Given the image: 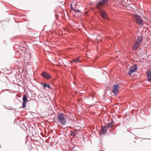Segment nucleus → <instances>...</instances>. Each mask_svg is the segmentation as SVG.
<instances>
[{
	"label": "nucleus",
	"instance_id": "1",
	"mask_svg": "<svg viewBox=\"0 0 151 151\" xmlns=\"http://www.w3.org/2000/svg\"><path fill=\"white\" fill-rule=\"evenodd\" d=\"M109 0H102L96 4V8L100 10V12L101 17L104 19H108V17L106 12L101 10L104 6V5L107 4Z\"/></svg>",
	"mask_w": 151,
	"mask_h": 151
},
{
	"label": "nucleus",
	"instance_id": "2",
	"mask_svg": "<svg viewBox=\"0 0 151 151\" xmlns=\"http://www.w3.org/2000/svg\"><path fill=\"white\" fill-rule=\"evenodd\" d=\"M57 121L58 124H60L62 125H65L66 123V119L64 114L62 113L58 114Z\"/></svg>",
	"mask_w": 151,
	"mask_h": 151
},
{
	"label": "nucleus",
	"instance_id": "3",
	"mask_svg": "<svg viewBox=\"0 0 151 151\" xmlns=\"http://www.w3.org/2000/svg\"><path fill=\"white\" fill-rule=\"evenodd\" d=\"M143 37L142 36L138 37L137 39L135 40L133 46L134 50H137L140 45L141 44L142 41Z\"/></svg>",
	"mask_w": 151,
	"mask_h": 151
},
{
	"label": "nucleus",
	"instance_id": "4",
	"mask_svg": "<svg viewBox=\"0 0 151 151\" xmlns=\"http://www.w3.org/2000/svg\"><path fill=\"white\" fill-rule=\"evenodd\" d=\"M119 88V85H116L114 86L112 91L113 94L116 96L118 93Z\"/></svg>",
	"mask_w": 151,
	"mask_h": 151
},
{
	"label": "nucleus",
	"instance_id": "5",
	"mask_svg": "<svg viewBox=\"0 0 151 151\" xmlns=\"http://www.w3.org/2000/svg\"><path fill=\"white\" fill-rule=\"evenodd\" d=\"M137 69V67L136 65L130 67L129 68V71L128 72V74L129 75H132V73L134 72Z\"/></svg>",
	"mask_w": 151,
	"mask_h": 151
},
{
	"label": "nucleus",
	"instance_id": "6",
	"mask_svg": "<svg viewBox=\"0 0 151 151\" xmlns=\"http://www.w3.org/2000/svg\"><path fill=\"white\" fill-rule=\"evenodd\" d=\"M135 18L137 23L138 24L142 25L143 24L142 19L138 15H136L135 16Z\"/></svg>",
	"mask_w": 151,
	"mask_h": 151
},
{
	"label": "nucleus",
	"instance_id": "7",
	"mask_svg": "<svg viewBox=\"0 0 151 151\" xmlns=\"http://www.w3.org/2000/svg\"><path fill=\"white\" fill-rule=\"evenodd\" d=\"M23 101L22 107L24 108L26 106V102L27 101V97L26 95L23 96Z\"/></svg>",
	"mask_w": 151,
	"mask_h": 151
},
{
	"label": "nucleus",
	"instance_id": "8",
	"mask_svg": "<svg viewBox=\"0 0 151 151\" xmlns=\"http://www.w3.org/2000/svg\"><path fill=\"white\" fill-rule=\"evenodd\" d=\"M41 75L43 77H44L47 79H50L51 78V76L49 75V74L45 72H43L42 73Z\"/></svg>",
	"mask_w": 151,
	"mask_h": 151
},
{
	"label": "nucleus",
	"instance_id": "9",
	"mask_svg": "<svg viewBox=\"0 0 151 151\" xmlns=\"http://www.w3.org/2000/svg\"><path fill=\"white\" fill-rule=\"evenodd\" d=\"M146 75L148 80L151 82V72L147 71L146 72Z\"/></svg>",
	"mask_w": 151,
	"mask_h": 151
},
{
	"label": "nucleus",
	"instance_id": "10",
	"mask_svg": "<svg viewBox=\"0 0 151 151\" xmlns=\"http://www.w3.org/2000/svg\"><path fill=\"white\" fill-rule=\"evenodd\" d=\"M106 126H105L104 127H102L101 128V133H103L104 134H105L106 133V132L107 131L106 128H107Z\"/></svg>",
	"mask_w": 151,
	"mask_h": 151
},
{
	"label": "nucleus",
	"instance_id": "11",
	"mask_svg": "<svg viewBox=\"0 0 151 151\" xmlns=\"http://www.w3.org/2000/svg\"><path fill=\"white\" fill-rule=\"evenodd\" d=\"M114 122L112 121L109 123L108 124L106 125V127H109L110 128L112 127L113 126Z\"/></svg>",
	"mask_w": 151,
	"mask_h": 151
},
{
	"label": "nucleus",
	"instance_id": "12",
	"mask_svg": "<svg viewBox=\"0 0 151 151\" xmlns=\"http://www.w3.org/2000/svg\"><path fill=\"white\" fill-rule=\"evenodd\" d=\"M25 56H26V58H25V59H29L30 58L31 55L29 53L26 52V53H25Z\"/></svg>",
	"mask_w": 151,
	"mask_h": 151
},
{
	"label": "nucleus",
	"instance_id": "13",
	"mask_svg": "<svg viewBox=\"0 0 151 151\" xmlns=\"http://www.w3.org/2000/svg\"><path fill=\"white\" fill-rule=\"evenodd\" d=\"M42 84L43 85V86L44 87V88L47 87L50 89H51L50 86V85L45 83H43Z\"/></svg>",
	"mask_w": 151,
	"mask_h": 151
},
{
	"label": "nucleus",
	"instance_id": "14",
	"mask_svg": "<svg viewBox=\"0 0 151 151\" xmlns=\"http://www.w3.org/2000/svg\"><path fill=\"white\" fill-rule=\"evenodd\" d=\"M79 59L80 58H78L74 59L73 60V62L76 63H78L79 62Z\"/></svg>",
	"mask_w": 151,
	"mask_h": 151
},
{
	"label": "nucleus",
	"instance_id": "15",
	"mask_svg": "<svg viewBox=\"0 0 151 151\" xmlns=\"http://www.w3.org/2000/svg\"><path fill=\"white\" fill-rule=\"evenodd\" d=\"M76 5L75 4V3H72L70 5V7L72 9H73V8H75V6H76Z\"/></svg>",
	"mask_w": 151,
	"mask_h": 151
},
{
	"label": "nucleus",
	"instance_id": "16",
	"mask_svg": "<svg viewBox=\"0 0 151 151\" xmlns=\"http://www.w3.org/2000/svg\"><path fill=\"white\" fill-rule=\"evenodd\" d=\"M70 135L73 136H75L76 135V133L72 131H70Z\"/></svg>",
	"mask_w": 151,
	"mask_h": 151
},
{
	"label": "nucleus",
	"instance_id": "17",
	"mask_svg": "<svg viewBox=\"0 0 151 151\" xmlns=\"http://www.w3.org/2000/svg\"><path fill=\"white\" fill-rule=\"evenodd\" d=\"M21 50H22L24 52H25L26 50V48L25 47H21Z\"/></svg>",
	"mask_w": 151,
	"mask_h": 151
},
{
	"label": "nucleus",
	"instance_id": "18",
	"mask_svg": "<svg viewBox=\"0 0 151 151\" xmlns=\"http://www.w3.org/2000/svg\"><path fill=\"white\" fill-rule=\"evenodd\" d=\"M73 10L75 12H80V11L78 9H75Z\"/></svg>",
	"mask_w": 151,
	"mask_h": 151
},
{
	"label": "nucleus",
	"instance_id": "19",
	"mask_svg": "<svg viewBox=\"0 0 151 151\" xmlns=\"http://www.w3.org/2000/svg\"><path fill=\"white\" fill-rule=\"evenodd\" d=\"M70 63H72L73 62V60H72L70 61Z\"/></svg>",
	"mask_w": 151,
	"mask_h": 151
}]
</instances>
